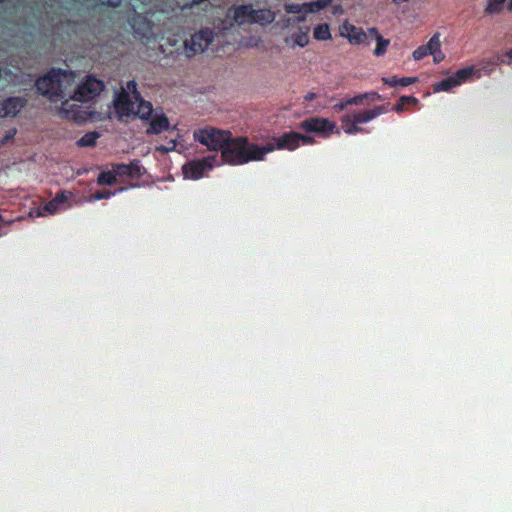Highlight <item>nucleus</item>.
Segmentation results:
<instances>
[{
  "instance_id": "1",
  "label": "nucleus",
  "mask_w": 512,
  "mask_h": 512,
  "mask_svg": "<svg viewBox=\"0 0 512 512\" xmlns=\"http://www.w3.org/2000/svg\"><path fill=\"white\" fill-rule=\"evenodd\" d=\"M275 151L272 143L259 145L251 142L247 136H233L231 133L222 154L221 163L241 166L250 162L264 161L266 155Z\"/></svg>"
},
{
  "instance_id": "2",
  "label": "nucleus",
  "mask_w": 512,
  "mask_h": 512,
  "mask_svg": "<svg viewBox=\"0 0 512 512\" xmlns=\"http://www.w3.org/2000/svg\"><path fill=\"white\" fill-rule=\"evenodd\" d=\"M66 76V70L51 69L47 74L36 80L37 92L52 102L63 99L66 95L63 87V78Z\"/></svg>"
},
{
  "instance_id": "3",
  "label": "nucleus",
  "mask_w": 512,
  "mask_h": 512,
  "mask_svg": "<svg viewBox=\"0 0 512 512\" xmlns=\"http://www.w3.org/2000/svg\"><path fill=\"white\" fill-rule=\"evenodd\" d=\"M115 107L120 116H131L135 115L141 119H148L153 112V106L150 102L145 101L138 91L134 93V99H130V95L127 93L121 94L116 103Z\"/></svg>"
},
{
  "instance_id": "4",
  "label": "nucleus",
  "mask_w": 512,
  "mask_h": 512,
  "mask_svg": "<svg viewBox=\"0 0 512 512\" xmlns=\"http://www.w3.org/2000/svg\"><path fill=\"white\" fill-rule=\"evenodd\" d=\"M231 132L213 127L197 129L194 131V140L206 146L211 151H220L222 153Z\"/></svg>"
},
{
  "instance_id": "5",
  "label": "nucleus",
  "mask_w": 512,
  "mask_h": 512,
  "mask_svg": "<svg viewBox=\"0 0 512 512\" xmlns=\"http://www.w3.org/2000/svg\"><path fill=\"white\" fill-rule=\"evenodd\" d=\"M215 165H220L217 155H208L202 159L192 160L183 165L182 171L187 179L198 180L202 178Z\"/></svg>"
},
{
  "instance_id": "6",
  "label": "nucleus",
  "mask_w": 512,
  "mask_h": 512,
  "mask_svg": "<svg viewBox=\"0 0 512 512\" xmlns=\"http://www.w3.org/2000/svg\"><path fill=\"white\" fill-rule=\"evenodd\" d=\"M214 40V31L210 28H202L184 41L185 51L188 57L203 52Z\"/></svg>"
},
{
  "instance_id": "7",
  "label": "nucleus",
  "mask_w": 512,
  "mask_h": 512,
  "mask_svg": "<svg viewBox=\"0 0 512 512\" xmlns=\"http://www.w3.org/2000/svg\"><path fill=\"white\" fill-rule=\"evenodd\" d=\"M103 81L95 76H88L74 91L73 99L79 102H87L97 97L104 89Z\"/></svg>"
},
{
  "instance_id": "8",
  "label": "nucleus",
  "mask_w": 512,
  "mask_h": 512,
  "mask_svg": "<svg viewBox=\"0 0 512 512\" xmlns=\"http://www.w3.org/2000/svg\"><path fill=\"white\" fill-rule=\"evenodd\" d=\"M299 128L308 133H316L327 137L336 128V124L326 118L310 117L299 123Z\"/></svg>"
},
{
  "instance_id": "9",
  "label": "nucleus",
  "mask_w": 512,
  "mask_h": 512,
  "mask_svg": "<svg viewBox=\"0 0 512 512\" xmlns=\"http://www.w3.org/2000/svg\"><path fill=\"white\" fill-rule=\"evenodd\" d=\"M135 37L140 40H150L153 36V23L142 14H134L129 20Z\"/></svg>"
},
{
  "instance_id": "10",
  "label": "nucleus",
  "mask_w": 512,
  "mask_h": 512,
  "mask_svg": "<svg viewBox=\"0 0 512 512\" xmlns=\"http://www.w3.org/2000/svg\"><path fill=\"white\" fill-rule=\"evenodd\" d=\"M27 99L24 97H8L0 101V118L15 117L25 106Z\"/></svg>"
},
{
  "instance_id": "11",
  "label": "nucleus",
  "mask_w": 512,
  "mask_h": 512,
  "mask_svg": "<svg viewBox=\"0 0 512 512\" xmlns=\"http://www.w3.org/2000/svg\"><path fill=\"white\" fill-rule=\"evenodd\" d=\"M271 143L274 145L275 150L294 151L300 147L298 132L294 131L284 133L279 137H273Z\"/></svg>"
},
{
  "instance_id": "12",
  "label": "nucleus",
  "mask_w": 512,
  "mask_h": 512,
  "mask_svg": "<svg viewBox=\"0 0 512 512\" xmlns=\"http://www.w3.org/2000/svg\"><path fill=\"white\" fill-rule=\"evenodd\" d=\"M437 48H441L440 33L438 32L430 38L427 44L416 48L412 53V57L415 61H419L424 57L431 55V53L435 52Z\"/></svg>"
},
{
  "instance_id": "13",
  "label": "nucleus",
  "mask_w": 512,
  "mask_h": 512,
  "mask_svg": "<svg viewBox=\"0 0 512 512\" xmlns=\"http://www.w3.org/2000/svg\"><path fill=\"white\" fill-rule=\"evenodd\" d=\"M341 35L346 37L351 44H361L367 39V34L362 28L345 22L341 26Z\"/></svg>"
},
{
  "instance_id": "14",
  "label": "nucleus",
  "mask_w": 512,
  "mask_h": 512,
  "mask_svg": "<svg viewBox=\"0 0 512 512\" xmlns=\"http://www.w3.org/2000/svg\"><path fill=\"white\" fill-rule=\"evenodd\" d=\"M388 111L385 105L377 106L369 110L354 112L351 117L355 123L363 124L371 121L372 119L386 113Z\"/></svg>"
},
{
  "instance_id": "15",
  "label": "nucleus",
  "mask_w": 512,
  "mask_h": 512,
  "mask_svg": "<svg viewBox=\"0 0 512 512\" xmlns=\"http://www.w3.org/2000/svg\"><path fill=\"white\" fill-rule=\"evenodd\" d=\"M253 15V7L251 4H244L236 6L233 9V20L238 25H243L244 23H251Z\"/></svg>"
},
{
  "instance_id": "16",
  "label": "nucleus",
  "mask_w": 512,
  "mask_h": 512,
  "mask_svg": "<svg viewBox=\"0 0 512 512\" xmlns=\"http://www.w3.org/2000/svg\"><path fill=\"white\" fill-rule=\"evenodd\" d=\"M169 128V120L166 115H156L151 119L149 127L147 128V134H160L161 132Z\"/></svg>"
},
{
  "instance_id": "17",
  "label": "nucleus",
  "mask_w": 512,
  "mask_h": 512,
  "mask_svg": "<svg viewBox=\"0 0 512 512\" xmlns=\"http://www.w3.org/2000/svg\"><path fill=\"white\" fill-rule=\"evenodd\" d=\"M275 13L270 9H253L252 21L251 23H257L262 26H266L271 24L275 20Z\"/></svg>"
},
{
  "instance_id": "18",
  "label": "nucleus",
  "mask_w": 512,
  "mask_h": 512,
  "mask_svg": "<svg viewBox=\"0 0 512 512\" xmlns=\"http://www.w3.org/2000/svg\"><path fill=\"white\" fill-rule=\"evenodd\" d=\"M382 81L385 85H388L390 87H397V86L406 87V86L416 83L418 81V78L417 77L399 78L397 76H391V77L382 78Z\"/></svg>"
},
{
  "instance_id": "19",
  "label": "nucleus",
  "mask_w": 512,
  "mask_h": 512,
  "mask_svg": "<svg viewBox=\"0 0 512 512\" xmlns=\"http://www.w3.org/2000/svg\"><path fill=\"white\" fill-rule=\"evenodd\" d=\"M341 127L346 134H358L364 131L363 128L359 127L352 119L351 115H345L341 118Z\"/></svg>"
},
{
  "instance_id": "20",
  "label": "nucleus",
  "mask_w": 512,
  "mask_h": 512,
  "mask_svg": "<svg viewBox=\"0 0 512 512\" xmlns=\"http://www.w3.org/2000/svg\"><path fill=\"white\" fill-rule=\"evenodd\" d=\"M459 86V81H455L453 76H449L433 85L434 92L450 91L452 88Z\"/></svg>"
},
{
  "instance_id": "21",
  "label": "nucleus",
  "mask_w": 512,
  "mask_h": 512,
  "mask_svg": "<svg viewBox=\"0 0 512 512\" xmlns=\"http://www.w3.org/2000/svg\"><path fill=\"white\" fill-rule=\"evenodd\" d=\"M313 36L316 40H320V41L329 40L331 38L329 25L326 23L317 25L314 28Z\"/></svg>"
},
{
  "instance_id": "22",
  "label": "nucleus",
  "mask_w": 512,
  "mask_h": 512,
  "mask_svg": "<svg viewBox=\"0 0 512 512\" xmlns=\"http://www.w3.org/2000/svg\"><path fill=\"white\" fill-rule=\"evenodd\" d=\"M98 138L99 134L97 132H88L77 141V145L80 147H93Z\"/></svg>"
},
{
  "instance_id": "23",
  "label": "nucleus",
  "mask_w": 512,
  "mask_h": 512,
  "mask_svg": "<svg viewBox=\"0 0 512 512\" xmlns=\"http://www.w3.org/2000/svg\"><path fill=\"white\" fill-rule=\"evenodd\" d=\"M474 67H465L457 70L452 76L455 81H459V85L466 82L474 74Z\"/></svg>"
},
{
  "instance_id": "24",
  "label": "nucleus",
  "mask_w": 512,
  "mask_h": 512,
  "mask_svg": "<svg viewBox=\"0 0 512 512\" xmlns=\"http://www.w3.org/2000/svg\"><path fill=\"white\" fill-rule=\"evenodd\" d=\"M116 182L114 171H104L98 175L97 183L99 185H113Z\"/></svg>"
},
{
  "instance_id": "25",
  "label": "nucleus",
  "mask_w": 512,
  "mask_h": 512,
  "mask_svg": "<svg viewBox=\"0 0 512 512\" xmlns=\"http://www.w3.org/2000/svg\"><path fill=\"white\" fill-rule=\"evenodd\" d=\"M418 99L413 96H401L397 102V104L394 106L393 110L397 113H400L404 110V107L406 104H417Z\"/></svg>"
},
{
  "instance_id": "26",
  "label": "nucleus",
  "mask_w": 512,
  "mask_h": 512,
  "mask_svg": "<svg viewBox=\"0 0 512 512\" xmlns=\"http://www.w3.org/2000/svg\"><path fill=\"white\" fill-rule=\"evenodd\" d=\"M377 45L374 50V55L376 56H382L386 53L387 47L390 44V41L388 39H384L382 36H379L378 39H376Z\"/></svg>"
},
{
  "instance_id": "27",
  "label": "nucleus",
  "mask_w": 512,
  "mask_h": 512,
  "mask_svg": "<svg viewBox=\"0 0 512 512\" xmlns=\"http://www.w3.org/2000/svg\"><path fill=\"white\" fill-rule=\"evenodd\" d=\"M505 1L506 0H488V5L485 8V12L488 14L500 12Z\"/></svg>"
},
{
  "instance_id": "28",
  "label": "nucleus",
  "mask_w": 512,
  "mask_h": 512,
  "mask_svg": "<svg viewBox=\"0 0 512 512\" xmlns=\"http://www.w3.org/2000/svg\"><path fill=\"white\" fill-rule=\"evenodd\" d=\"M294 42L300 47H304L309 42V36L307 32L299 31L293 35Z\"/></svg>"
},
{
  "instance_id": "29",
  "label": "nucleus",
  "mask_w": 512,
  "mask_h": 512,
  "mask_svg": "<svg viewBox=\"0 0 512 512\" xmlns=\"http://www.w3.org/2000/svg\"><path fill=\"white\" fill-rule=\"evenodd\" d=\"M113 171H114L116 177L117 176H119V177L128 176L129 177L130 167L128 166V164H117V165L113 166Z\"/></svg>"
},
{
  "instance_id": "30",
  "label": "nucleus",
  "mask_w": 512,
  "mask_h": 512,
  "mask_svg": "<svg viewBox=\"0 0 512 512\" xmlns=\"http://www.w3.org/2000/svg\"><path fill=\"white\" fill-rule=\"evenodd\" d=\"M62 209L64 208L61 205L54 202L53 199L43 206V210L49 214H55Z\"/></svg>"
},
{
  "instance_id": "31",
  "label": "nucleus",
  "mask_w": 512,
  "mask_h": 512,
  "mask_svg": "<svg viewBox=\"0 0 512 512\" xmlns=\"http://www.w3.org/2000/svg\"><path fill=\"white\" fill-rule=\"evenodd\" d=\"M284 9L289 14H300L303 12V3H288L285 4Z\"/></svg>"
},
{
  "instance_id": "32",
  "label": "nucleus",
  "mask_w": 512,
  "mask_h": 512,
  "mask_svg": "<svg viewBox=\"0 0 512 512\" xmlns=\"http://www.w3.org/2000/svg\"><path fill=\"white\" fill-rule=\"evenodd\" d=\"M128 166L130 167V173H129V177H139L141 176L142 172H141V165L139 163V161H133L131 163L128 164Z\"/></svg>"
},
{
  "instance_id": "33",
  "label": "nucleus",
  "mask_w": 512,
  "mask_h": 512,
  "mask_svg": "<svg viewBox=\"0 0 512 512\" xmlns=\"http://www.w3.org/2000/svg\"><path fill=\"white\" fill-rule=\"evenodd\" d=\"M116 192H112L108 189H103V190H99V191H96L93 195H92V199L93 200H101V199H108L110 198L112 195H115Z\"/></svg>"
},
{
  "instance_id": "34",
  "label": "nucleus",
  "mask_w": 512,
  "mask_h": 512,
  "mask_svg": "<svg viewBox=\"0 0 512 512\" xmlns=\"http://www.w3.org/2000/svg\"><path fill=\"white\" fill-rule=\"evenodd\" d=\"M54 202L61 205L65 209V204L68 201V196L65 191H60L56 194V196L53 198Z\"/></svg>"
},
{
  "instance_id": "35",
  "label": "nucleus",
  "mask_w": 512,
  "mask_h": 512,
  "mask_svg": "<svg viewBox=\"0 0 512 512\" xmlns=\"http://www.w3.org/2000/svg\"><path fill=\"white\" fill-rule=\"evenodd\" d=\"M298 136L300 145H313L316 143L315 139L312 136L304 135L301 133H298Z\"/></svg>"
},
{
  "instance_id": "36",
  "label": "nucleus",
  "mask_w": 512,
  "mask_h": 512,
  "mask_svg": "<svg viewBox=\"0 0 512 512\" xmlns=\"http://www.w3.org/2000/svg\"><path fill=\"white\" fill-rule=\"evenodd\" d=\"M318 11H320V10L318 9V6H317L315 1L303 3V12H305V13H315V12H318Z\"/></svg>"
},
{
  "instance_id": "37",
  "label": "nucleus",
  "mask_w": 512,
  "mask_h": 512,
  "mask_svg": "<svg viewBox=\"0 0 512 512\" xmlns=\"http://www.w3.org/2000/svg\"><path fill=\"white\" fill-rule=\"evenodd\" d=\"M365 98L363 97V94H358L354 97L346 99V104L350 105H362Z\"/></svg>"
},
{
  "instance_id": "38",
  "label": "nucleus",
  "mask_w": 512,
  "mask_h": 512,
  "mask_svg": "<svg viewBox=\"0 0 512 512\" xmlns=\"http://www.w3.org/2000/svg\"><path fill=\"white\" fill-rule=\"evenodd\" d=\"M363 97L369 102H374L381 99V96L375 91L363 93Z\"/></svg>"
},
{
  "instance_id": "39",
  "label": "nucleus",
  "mask_w": 512,
  "mask_h": 512,
  "mask_svg": "<svg viewBox=\"0 0 512 512\" xmlns=\"http://www.w3.org/2000/svg\"><path fill=\"white\" fill-rule=\"evenodd\" d=\"M431 55L433 56V60L435 63H440L445 58V55L443 54L440 48H437L435 52L431 53Z\"/></svg>"
},
{
  "instance_id": "40",
  "label": "nucleus",
  "mask_w": 512,
  "mask_h": 512,
  "mask_svg": "<svg viewBox=\"0 0 512 512\" xmlns=\"http://www.w3.org/2000/svg\"><path fill=\"white\" fill-rule=\"evenodd\" d=\"M367 38L370 37L371 39H378L379 36H382L378 29L375 27L368 28V31L366 32Z\"/></svg>"
},
{
  "instance_id": "41",
  "label": "nucleus",
  "mask_w": 512,
  "mask_h": 512,
  "mask_svg": "<svg viewBox=\"0 0 512 512\" xmlns=\"http://www.w3.org/2000/svg\"><path fill=\"white\" fill-rule=\"evenodd\" d=\"M127 89L131 92L130 99H134V93L137 91V84L135 81H129L127 83Z\"/></svg>"
},
{
  "instance_id": "42",
  "label": "nucleus",
  "mask_w": 512,
  "mask_h": 512,
  "mask_svg": "<svg viewBox=\"0 0 512 512\" xmlns=\"http://www.w3.org/2000/svg\"><path fill=\"white\" fill-rule=\"evenodd\" d=\"M350 104H346V99L335 104L333 106V109L336 111V112H341L343 111L344 109H346Z\"/></svg>"
},
{
  "instance_id": "43",
  "label": "nucleus",
  "mask_w": 512,
  "mask_h": 512,
  "mask_svg": "<svg viewBox=\"0 0 512 512\" xmlns=\"http://www.w3.org/2000/svg\"><path fill=\"white\" fill-rule=\"evenodd\" d=\"M333 0H316V4L319 10L325 9L328 7Z\"/></svg>"
},
{
  "instance_id": "44",
  "label": "nucleus",
  "mask_w": 512,
  "mask_h": 512,
  "mask_svg": "<svg viewBox=\"0 0 512 512\" xmlns=\"http://www.w3.org/2000/svg\"><path fill=\"white\" fill-rule=\"evenodd\" d=\"M317 95L314 93V92H308L305 96H304V100L306 102H311L313 101L314 99H316Z\"/></svg>"
},
{
  "instance_id": "45",
  "label": "nucleus",
  "mask_w": 512,
  "mask_h": 512,
  "mask_svg": "<svg viewBox=\"0 0 512 512\" xmlns=\"http://www.w3.org/2000/svg\"><path fill=\"white\" fill-rule=\"evenodd\" d=\"M67 104H68V101H65V102H63V103H62L63 108H62V111H61V112H62V113H64L66 117H70V116L68 115V110H66V109L64 108V106H65V105H67Z\"/></svg>"
},
{
  "instance_id": "46",
  "label": "nucleus",
  "mask_w": 512,
  "mask_h": 512,
  "mask_svg": "<svg viewBox=\"0 0 512 512\" xmlns=\"http://www.w3.org/2000/svg\"><path fill=\"white\" fill-rule=\"evenodd\" d=\"M305 19H306V18H305V16H304V15H300V16H298V17L296 18V21H297V22H303V21H305Z\"/></svg>"
},
{
  "instance_id": "47",
  "label": "nucleus",
  "mask_w": 512,
  "mask_h": 512,
  "mask_svg": "<svg viewBox=\"0 0 512 512\" xmlns=\"http://www.w3.org/2000/svg\"><path fill=\"white\" fill-rule=\"evenodd\" d=\"M409 0H393V2L395 4H400V3H403V2H408Z\"/></svg>"
},
{
  "instance_id": "48",
  "label": "nucleus",
  "mask_w": 512,
  "mask_h": 512,
  "mask_svg": "<svg viewBox=\"0 0 512 512\" xmlns=\"http://www.w3.org/2000/svg\"><path fill=\"white\" fill-rule=\"evenodd\" d=\"M505 56L512 60V49L508 51Z\"/></svg>"
},
{
  "instance_id": "49",
  "label": "nucleus",
  "mask_w": 512,
  "mask_h": 512,
  "mask_svg": "<svg viewBox=\"0 0 512 512\" xmlns=\"http://www.w3.org/2000/svg\"><path fill=\"white\" fill-rule=\"evenodd\" d=\"M509 7L512 9V0H510Z\"/></svg>"
}]
</instances>
